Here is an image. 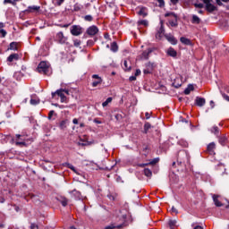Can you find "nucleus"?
Here are the masks:
<instances>
[{
  "instance_id": "nucleus-1",
  "label": "nucleus",
  "mask_w": 229,
  "mask_h": 229,
  "mask_svg": "<svg viewBox=\"0 0 229 229\" xmlns=\"http://www.w3.org/2000/svg\"><path fill=\"white\" fill-rule=\"evenodd\" d=\"M12 140L19 148H28L33 142V138H28L27 134H16Z\"/></svg>"
},
{
  "instance_id": "nucleus-2",
  "label": "nucleus",
  "mask_w": 229,
  "mask_h": 229,
  "mask_svg": "<svg viewBox=\"0 0 229 229\" xmlns=\"http://www.w3.org/2000/svg\"><path fill=\"white\" fill-rule=\"evenodd\" d=\"M38 72L39 74H45L49 76L51 74V67H49V64L46 61H42L39 63L37 68Z\"/></svg>"
},
{
  "instance_id": "nucleus-3",
  "label": "nucleus",
  "mask_w": 229,
  "mask_h": 229,
  "mask_svg": "<svg viewBox=\"0 0 229 229\" xmlns=\"http://www.w3.org/2000/svg\"><path fill=\"white\" fill-rule=\"evenodd\" d=\"M65 94L69 96V89H60L55 92H52V98L58 96L61 98V103H67V97H65Z\"/></svg>"
},
{
  "instance_id": "nucleus-4",
  "label": "nucleus",
  "mask_w": 229,
  "mask_h": 229,
  "mask_svg": "<svg viewBox=\"0 0 229 229\" xmlns=\"http://www.w3.org/2000/svg\"><path fill=\"white\" fill-rule=\"evenodd\" d=\"M165 17H173L174 20H170L169 24L172 28H177L178 27V16L174 13H166L165 14Z\"/></svg>"
},
{
  "instance_id": "nucleus-5",
  "label": "nucleus",
  "mask_w": 229,
  "mask_h": 229,
  "mask_svg": "<svg viewBox=\"0 0 229 229\" xmlns=\"http://www.w3.org/2000/svg\"><path fill=\"white\" fill-rule=\"evenodd\" d=\"M71 33L73 35V37H79V35L83 33V28H81L80 25H73L71 27Z\"/></svg>"
},
{
  "instance_id": "nucleus-6",
  "label": "nucleus",
  "mask_w": 229,
  "mask_h": 229,
  "mask_svg": "<svg viewBox=\"0 0 229 229\" xmlns=\"http://www.w3.org/2000/svg\"><path fill=\"white\" fill-rule=\"evenodd\" d=\"M203 3L206 4L207 12L212 13V12H216V10H217V7L212 4V0H203Z\"/></svg>"
},
{
  "instance_id": "nucleus-7",
  "label": "nucleus",
  "mask_w": 229,
  "mask_h": 229,
  "mask_svg": "<svg viewBox=\"0 0 229 229\" xmlns=\"http://www.w3.org/2000/svg\"><path fill=\"white\" fill-rule=\"evenodd\" d=\"M99 32V29L96 25H92L87 29L86 33L89 35V37H94L95 35H98Z\"/></svg>"
},
{
  "instance_id": "nucleus-8",
  "label": "nucleus",
  "mask_w": 229,
  "mask_h": 229,
  "mask_svg": "<svg viewBox=\"0 0 229 229\" xmlns=\"http://www.w3.org/2000/svg\"><path fill=\"white\" fill-rule=\"evenodd\" d=\"M55 38H56V41L59 43V44H65L66 42H67V37H65L64 35V32H58L57 34H56V37H55Z\"/></svg>"
},
{
  "instance_id": "nucleus-9",
  "label": "nucleus",
  "mask_w": 229,
  "mask_h": 229,
  "mask_svg": "<svg viewBox=\"0 0 229 229\" xmlns=\"http://www.w3.org/2000/svg\"><path fill=\"white\" fill-rule=\"evenodd\" d=\"M165 38L170 42V44H172V46H176V44H178V39H176V38L172 34H165Z\"/></svg>"
},
{
  "instance_id": "nucleus-10",
  "label": "nucleus",
  "mask_w": 229,
  "mask_h": 229,
  "mask_svg": "<svg viewBox=\"0 0 229 229\" xmlns=\"http://www.w3.org/2000/svg\"><path fill=\"white\" fill-rule=\"evenodd\" d=\"M137 13L140 15V17H148V8L142 6L138 7Z\"/></svg>"
},
{
  "instance_id": "nucleus-11",
  "label": "nucleus",
  "mask_w": 229,
  "mask_h": 229,
  "mask_svg": "<svg viewBox=\"0 0 229 229\" xmlns=\"http://www.w3.org/2000/svg\"><path fill=\"white\" fill-rule=\"evenodd\" d=\"M92 78L93 80H97L92 82V87H98V85L101 84V82L103 81L101 77H99V75L98 74L92 75Z\"/></svg>"
},
{
  "instance_id": "nucleus-12",
  "label": "nucleus",
  "mask_w": 229,
  "mask_h": 229,
  "mask_svg": "<svg viewBox=\"0 0 229 229\" xmlns=\"http://www.w3.org/2000/svg\"><path fill=\"white\" fill-rule=\"evenodd\" d=\"M205 103H207V100H205L204 98L196 97L195 105H197V106H205Z\"/></svg>"
},
{
  "instance_id": "nucleus-13",
  "label": "nucleus",
  "mask_w": 229,
  "mask_h": 229,
  "mask_svg": "<svg viewBox=\"0 0 229 229\" xmlns=\"http://www.w3.org/2000/svg\"><path fill=\"white\" fill-rule=\"evenodd\" d=\"M218 142L221 144V146H229V140L226 136H221L218 139Z\"/></svg>"
},
{
  "instance_id": "nucleus-14",
  "label": "nucleus",
  "mask_w": 229,
  "mask_h": 229,
  "mask_svg": "<svg viewBox=\"0 0 229 229\" xmlns=\"http://www.w3.org/2000/svg\"><path fill=\"white\" fill-rule=\"evenodd\" d=\"M166 54L168 55V56H172V58H176V56H178V52H176V50H174V48L173 47H169L166 50Z\"/></svg>"
},
{
  "instance_id": "nucleus-15",
  "label": "nucleus",
  "mask_w": 229,
  "mask_h": 229,
  "mask_svg": "<svg viewBox=\"0 0 229 229\" xmlns=\"http://www.w3.org/2000/svg\"><path fill=\"white\" fill-rule=\"evenodd\" d=\"M138 29L140 30L141 26H144V28H148L149 26V21L148 20H140L137 21Z\"/></svg>"
},
{
  "instance_id": "nucleus-16",
  "label": "nucleus",
  "mask_w": 229,
  "mask_h": 229,
  "mask_svg": "<svg viewBox=\"0 0 229 229\" xmlns=\"http://www.w3.org/2000/svg\"><path fill=\"white\" fill-rule=\"evenodd\" d=\"M160 29L157 31V34L156 35V37H159V38L162 37V35H164L165 33V29H164V21H160Z\"/></svg>"
},
{
  "instance_id": "nucleus-17",
  "label": "nucleus",
  "mask_w": 229,
  "mask_h": 229,
  "mask_svg": "<svg viewBox=\"0 0 229 229\" xmlns=\"http://www.w3.org/2000/svg\"><path fill=\"white\" fill-rule=\"evenodd\" d=\"M123 69L124 71H131V63L128 60L123 61Z\"/></svg>"
},
{
  "instance_id": "nucleus-18",
  "label": "nucleus",
  "mask_w": 229,
  "mask_h": 229,
  "mask_svg": "<svg viewBox=\"0 0 229 229\" xmlns=\"http://www.w3.org/2000/svg\"><path fill=\"white\" fill-rule=\"evenodd\" d=\"M38 10H40V6L32 5V6H29L27 10H25V12L27 13H31V12H38Z\"/></svg>"
},
{
  "instance_id": "nucleus-19",
  "label": "nucleus",
  "mask_w": 229,
  "mask_h": 229,
  "mask_svg": "<svg viewBox=\"0 0 229 229\" xmlns=\"http://www.w3.org/2000/svg\"><path fill=\"white\" fill-rule=\"evenodd\" d=\"M114 228H117V229L124 228V224L118 225L115 224H111L105 227V229H114Z\"/></svg>"
},
{
  "instance_id": "nucleus-20",
  "label": "nucleus",
  "mask_w": 229,
  "mask_h": 229,
  "mask_svg": "<svg viewBox=\"0 0 229 229\" xmlns=\"http://www.w3.org/2000/svg\"><path fill=\"white\" fill-rule=\"evenodd\" d=\"M215 149H216V143L215 142L209 143L207 147V151H208V153H210V155H212V153H214Z\"/></svg>"
},
{
  "instance_id": "nucleus-21",
  "label": "nucleus",
  "mask_w": 229,
  "mask_h": 229,
  "mask_svg": "<svg viewBox=\"0 0 229 229\" xmlns=\"http://www.w3.org/2000/svg\"><path fill=\"white\" fill-rule=\"evenodd\" d=\"M191 24H201V19L198 15L193 14L191 18Z\"/></svg>"
},
{
  "instance_id": "nucleus-22",
  "label": "nucleus",
  "mask_w": 229,
  "mask_h": 229,
  "mask_svg": "<svg viewBox=\"0 0 229 229\" xmlns=\"http://www.w3.org/2000/svg\"><path fill=\"white\" fill-rule=\"evenodd\" d=\"M59 203H61V205L63 207H67L68 203H69V199H67V198L65 197H60L59 199H57Z\"/></svg>"
},
{
  "instance_id": "nucleus-23",
  "label": "nucleus",
  "mask_w": 229,
  "mask_h": 229,
  "mask_svg": "<svg viewBox=\"0 0 229 229\" xmlns=\"http://www.w3.org/2000/svg\"><path fill=\"white\" fill-rule=\"evenodd\" d=\"M151 53H153V49H151V48L145 50L142 53V58H144L145 60H148V58H149V55H151Z\"/></svg>"
},
{
  "instance_id": "nucleus-24",
  "label": "nucleus",
  "mask_w": 229,
  "mask_h": 229,
  "mask_svg": "<svg viewBox=\"0 0 229 229\" xmlns=\"http://www.w3.org/2000/svg\"><path fill=\"white\" fill-rule=\"evenodd\" d=\"M14 60H19V54H12L7 58V62H13Z\"/></svg>"
},
{
  "instance_id": "nucleus-25",
  "label": "nucleus",
  "mask_w": 229,
  "mask_h": 229,
  "mask_svg": "<svg viewBox=\"0 0 229 229\" xmlns=\"http://www.w3.org/2000/svg\"><path fill=\"white\" fill-rule=\"evenodd\" d=\"M180 41L182 42V44H184V46H191L192 44V42L191 41V39L185 38V37H182L180 38Z\"/></svg>"
},
{
  "instance_id": "nucleus-26",
  "label": "nucleus",
  "mask_w": 229,
  "mask_h": 229,
  "mask_svg": "<svg viewBox=\"0 0 229 229\" xmlns=\"http://www.w3.org/2000/svg\"><path fill=\"white\" fill-rule=\"evenodd\" d=\"M192 90H194V86L191 84H189L188 87L184 89L185 96H189V94H191Z\"/></svg>"
},
{
  "instance_id": "nucleus-27",
  "label": "nucleus",
  "mask_w": 229,
  "mask_h": 229,
  "mask_svg": "<svg viewBox=\"0 0 229 229\" xmlns=\"http://www.w3.org/2000/svg\"><path fill=\"white\" fill-rule=\"evenodd\" d=\"M110 49L113 53H117V51H119V46H117V42H113L111 44Z\"/></svg>"
},
{
  "instance_id": "nucleus-28",
  "label": "nucleus",
  "mask_w": 229,
  "mask_h": 229,
  "mask_svg": "<svg viewBox=\"0 0 229 229\" xmlns=\"http://www.w3.org/2000/svg\"><path fill=\"white\" fill-rule=\"evenodd\" d=\"M213 201H214L216 207H223V203H221V201H219V199H217V195H216V194L213 195Z\"/></svg>"
},
{
  "instance_id": "nucleus-29",
  "label": "nucleus",
  "mask_w": 229,
  "mask_h": 229,
  "mask_svg": "<svg viewBox=\"0 0 229 229\" xmlns=\"http://www.w3.org/2000/svg\"><path fill=\"white\" fill-rule=\"evenodd\" d=\"M71 194L75 196V199H81V193L80 191H78L77 190L72 191Z\"/></svg>"
},
{
  "instance_id": "nucleus-30",
  "label": "nucleus",
  "mask_w": 229,
  "mask_h": 229,
  "mask_svg": "<svg viewBox=\"0 0 229 229\" xmlns=\"http://www.w3.org/2000/svg\"><path fill=\"white\" fill-rule=\"evenodd\" d=\"M143 173H144L145 176H147L148 178H151V176H153V172H151L149 170V168H145L143 170Z\"/></svg>"
},
{
  "instance_id": "nucleus-31",
  "label": "nucleus",
  "mask_w": 229,
  "mask_h": 229,
  "mask_svg": "<svg viewBox=\"0 0 229 229\" xmlns=\"http://www.w3.org/2000/svg\"><path fill=\"white\" fill-rule=\"evenodd\" d=\"M59 127L61 130H65L67 128V120H63L59 123Z\"/></svg>"
},
{
  "instance_id": "nucleus-32",
  "label": "nucleus",
  "mask_w": 229,
  "mask_h": 229,
  "mask_svg": "<svg viewBox=\"0 0 229 229\" xmlns=\"http://www.w3.org/2000/svg\"><path fill=\"white\" fill-rule=\"evenodd\" d=\"M82 8H83V5H81V4L76 3L73 5V12H80Z\"/></svg>"
},
{
  "instance_id": "nucleus-33",
  "label": "nucleus",
  "mask_w": 229,
  "mask_h": 229,
  "mask_svg": "<svg viewBox=\"0 0 229 229\" xmlns=\"http://www.w3.org/2000/svg\"><path fill=\"white\" fill-rule=\"evenodd\" d=\"M9 49H11V51H17V42L10 43Z\"/></svg>"
},
{
  "instance_id": "nucleus-34",
  "label": "nucleus",
  "mask_w": 229,
  "mask_h": 229,
  "mask_svg": "<svg viewBox=\"0 0 229 229\" xmlns=\"http://www.w3.org/2000/svg\"><path fill=\"white\" fill-rule=\"evenodd\" d=\"M151 129V123H145L144 124V133H148V131H149V130Z\"/></svg>"
},
{
  "instance_id": "nucleus-35",
  "label": "nucleus",
  "mask_w": 229,
  "mask_h": 229,
  "mask_svg": "<svg viewBox=\"0 0 229 229\" xmlns=\"http://www.w3.org/2000/svg\"><path fill=\"white\" fill-rule=\"evenodd\" d=\"M40 103V100H38V98L31 97L30 98V105H38Z\"/></svg>"
},
{
  "instance_id": "nucleus-36",
  "label": "nucleus",
  "mask_w": 229,
  "mask_h": 229,
  "mask_svg": "<svg viewBox=\"0 0 229 229\" xmlns=\"http://www.w3.org/2000/svg\"><path fill=\"white\" fill-rule=\"evenodd\" d=\"M210 131H211V133H215L216 135H219V127L215 125V126L212 127Z\"/></svg>"
},
{
  "instance_id": "nucleus-37",
  "label": "nucleus",
  "mask_w": 229,
  "mask_h": 229,
  "mask_svg": "<svg viewBox=\"0 0 229 229\" xmlns=\"http://www.w3.org/2000/svg\"><path fill=\"white\" fill-rule=\"evenodd\" d=\"M168 225L171 229H174V226H176V220H169Z\"/></svg>"
},
{
  "instance_id": "nucleus-38",
  "label": "nucleus",
  "mask_w": 229,
  "mask_h": 229,
  "mask_svg": "<svg viewBox=\"0 0 229 229\" xmlns=\"http://www.w3.org/2000/svg\"><path fill=\"white\" fill-rule=\"evenodd\" d=\"M146 68L148 69V71H153V69L155 68V64L153 63H147L146 64Z\"/></svg>"
},
{
  "instance_id": "nucleus-39",
  "label": "nucleus",
  "mask_w": 229,
  "mask_h": 229,
  "mask_svg": "<svg viewBox=\"0 0 229 229\" xmlns=\"http://www.w3.org/2000/svg\"><path fill=\"white\" fill-rule=\"evenodd\" d=\"M112 97H109L106 98L105 102L102 103V106L105 108V106H108V104L112 101Z\"/></svg>"
},
{
  "instance_id": "nucleus-40",
  "label": "nucleus",
  "mask_w": 229,
  "mask_h": 229,
  "mask_svg": "<svg viewBox=\"0 0 229 229\" xmlns=\"http://www.w3.org/2000/svg\"><path fill=\"white\" fill-rule=\"evenodd\" d=\"M73 46H74V47H80V46H81V40L73 39Z\"/></svg>"
},
{
  "instance_id": "nucleus-41",
  "label": "nucleus",
  "mask_w": 229,
  "mask_h": 229,
  "mask_svg": "<svg viewBox=\"0 0 229 229\" xmlns=\"http://www.w3.org/2000/svg\"><path fill=\"white\" fill-rule=\"evenodd\" d=\"M84 20L87 21L88 22H92V21L94 20V18L92 17V15L88 14L84 17Z\"/></svg>"
},
{
  "instance_id": "nucleus-42",
  "label": "nucleus",
  "mask_w": 229,
  "mask_h": 229,
  "mask_svg": "<svg viewBox=\"0 0 229 229\" xmlns=\"http://www.w3.org/2000/svg\"><path fill=\"white\" fill-rule=\"evenodd\" d=\"M159 8H164L165 6V2L164 0H157Z\"/></svg>"
},
{
  "instance_id": "nucleus-43",
  "label": "nucleus",
  "mask_w": 229,
  "mask_h": 229,
  "mask_svg": "<svg viewBox=\"0 0 229 229\" xmlns=\"http://www.w3.org/2000/svg\"><path fill=\"white\" fill-rule=\"evenodd\" d=\"M0 35H1V37H2L3 38H4V37H6V35H7L6 30H4V29H1V30H0Z\"/></svg>"
},
{
  "instance_id": "nucleus-44",
  "label": "nucleus",
  "mask_w": 229,
  "mask_h": 229,
  "mask_svg": "<svg viewBox=\"0 0 229 229\" xmlns=\"http://www.w3.org/2000/svg\"><path fill=\"white\" fill-rule=\"evenodd\" d=\"M159 158H154L149 164L151 165H155V164H158Z\"/></svg>"
},
{
  "instance_id": "nucleus-45",
  "label": "nucleus",
  "mask_w": 229,
  "mask_h": 229,
  "mask_svg": "<svg viewBox=\"0 0 229 229\" xmlns=\"http://www.w3.org/2000/svg\"><path fill=\"white\" fill-rule=\"evenodd\" d=\"M171 213L172 214H178V209H176V208H174V206H173L172 208H171Z\"/></svg>"
},
{
  "instance_id": "nucleus-46",
  "label": "nucleus",
  "mask_w": 229,
  "mask_h": 229,
  "mask_svg": "<svg viewBox=\"0 0 229 229\" xmlns=\"http://www.w3.org/2000/svg\"><path fill=\"white\" fill-rule=\"evenodd\" d=\"M68 168L76 173V168L74 167V165L68 164Z\"/></svg>"
},
{
  "instance_id": "nucleus-47",
  "label": "nucleus",
  "mask_w": 229,
  "mask_h": 229,
  "mask_svg": "<svg viewBox=\"0 0 229 229\" xmlns=\"http://www.w3.org/2000/svg\"><path fill=\"white\" fill-rule=\"evenodd\" d=\"M195 8H203L205 5L203 4H194Z\"/></svg>"
},
{
  "instance_id": "nucleus-48",
  "label": "nucleus",
  "mask_w": 229,
  "mask_h": 229,
  "mask_svg": "<svg viewBox=\"0 0 229 229\" xmlns=\"http://www.w3.org/2000/svg\"><path fill=\"white\" fill-rule=\"evenodd\" d=\"M143 72H144V74H151L152 72H151V70L146 68L143 70Z\"/></svg>"
},
{
  "instance_id": "nucleus-49",
  "label": "nucleus",
  "mask_w": 229,
  "mask_h": 229,
  "mask_svg": "<svg viewBox=\"0 0 229 229\" xmlns=\"http://www.w3.org/2000/svg\"><path fill=\"white\" fill-rule=\"evenodd\" d=\"M13 4V2L12 0H4V4Z\"/></svg>"
},
{
  "instance_id": "nucleus-50",
  "label": "nucleus",
  "mask_w": 229,
  "mask_h": 229,
  "mask_svg": "<svg viewBox=\"0 0 229 229\" xmlns=\"http://www.w3.org/2000/svg\"><path fill=\"white\" fill-rule=\"evenodd\" d=\"M222 98H224L225 99V101H228L229 102V96L226 95V94H222Z\"/></svg>"
},
{
  "instance_id": "nucleus-51",
  "label": "nucleus",
  "mask_w": 229,
  "mask_h": 229,
  "mask_svg": "<svg viewBox=\"0 0 229 229\" xmlns=\"http://www.w3.org/2000/svg\"><path fill=\"white\" fill-rule=\"evenodd\" d=\"M137 80V76H131L130 78H129V81H135Z\"/></svg>"
},
{
  "instance_id": "nucleus-52",
  "label": "nucleus",
  "mask_w": 229,
  "mask_h": 229,
  "mask_svg": "<svg viewBox=\"0 0 229 229\" xmlns=\"http://www.w3.org/2000/svg\"><path fill=\"white\" fill-rule=\"evenodd\" d=\"M30 229H38V225H37L35 224H31L30 225Z\"/></svg>"
},
{
  "instance_id": "nucleus-53",
  "label": "nucleus",
  "mask_w": 229,
  "mask_h": 229,
  "mask_svg": "<svg viewBox=\"0 0 229 229\" xmlns=\"http://www.w3.org/2000/svg\"><path fill=\"white\" fill-rule=\"evenodd\" d=\"M173 86H174L175 89H180V87H182V84H176V82H174V83H173Z\"/></svg>"
},
{
  "instance_id": "nucleus-54",
  "label": "nucleus",
  "mask_w": 229,
  "mask_h": 229,
  "mask_svg": "<svg viewBox=\"0 0 229 229\" xmlns=\"http://www.w3.org/2000/svg\"><path fill=\"white\" fill-rule=\"evenodd\" d=\"M145 117H146V119H150L151 114H149L148 112L145 113Z\"/></svg>"
},
{
  "instance_id": "nucleus-55",
  "label": "nucleus",
  "mask_w": 229,
  "mask_h": 229,
  "mask_svg": "<svg viewBox=\"0 0 229 229\" xmlns=\"http://www.w3.org/2000/svg\"><path fill=\"white\" fill-rule=\"evenodd\" d=\"M87 44H88V46H94V41L89 39V40H88Z\"/></svg>"
},
{
  "instance_id": "nucleus-56",
  "label": "nucleus",
  "mask_w": 229,
  "mask_h": 229,
  "mask_svg": "<svg viewBox=\"0 0 229 229\" xmlns=\"http://www.w3.org/2000/svg\"><path fill=\"white\" fill-rule=\"evenodd\" d=\"M134 76H140V69H137Z\"/></svg>"
},
{
  "instance_id": "nucleus-57",
  "label": "nucleus",
  "mask_w": 229,
  "mask_h": 229,
  "mask_svg": "<svg viewBox=\"0 0 229 229\" xmlns=\"http://www.w3.org/2000/svg\"><path fill=\"white\" fill-rule=\"evenodd\" d=\"M57 6H60L62 3H64V0H55Z\"/></svg>"
},
{
  "instance_id": "nucleus-58",
  "label": "nucleus",
  "mask_w": 229,
  "mask_h": 229,
  "mask_svg": "<svg viewBox=\"0 0 229 229\" xmlns=\"http://www.w3.org/2000/svg\"><path fill=\"white\" fill-rule=\"evenodd\" d=\"M172 4H178L180 0H170Z\"/></svg>"
},
{
  "instance_id": "nucleus-59",
  "label": "nucleus",
  "mask_w": 229,
  "mask_h": 229,
  "mask_svg": "<svg viewBox=\"0 0 229 229\" xmlns=\"http://www.w3.org/2000/svg\"><path fill=\"white\" fill-rule=\"evenodd\" d=\"M216 4H218V6H223V2H221V0H216Z\"/></svg>"
},
{
  "instance_id": "nucleus-60",
  "label": "nucleus",
  "mask_w": 229,
  "mask_h": 229,
  "mask_svg": "<svg viewBox=\"0 0 229 229\" xmlns=\"http://www.w3.org/2000/svg\"><path fill=\"white\" fill-rule=\"evenodd\" d=\"M54 114H55V111H50L48 119H51V117L53 116Z\"/></svg>"
},
{
  "instance_id": "nucleus-61",
  "label": "nucleus",
  "mask_w": 229,
  "mask_h": 229,
  "mask_svg": "<svg viewBox=\"0 0 229 229\" xmlns=\"http://www.w3.org/2000/svg\"><path fill=\"white\" fill-rule=\"evenodd\" d=\"M72 123H73V124H78V119H77V118H74V119L72 120Z\"/></svg>"
},
{
  "instance_id": "nucleus-62",
  "label": "nucleus",
  "mask_w": 229,
  "mask_h": 229,
  "mask_svg": "<svg viewBox=\"0 0 229 229\" xmlns=\"http://www.w3.org/2000/svg\"><path fill=\"white\" fill-rule=\"evenodd\" d=\"M94 123H96L97 124H101V121H99V120H94Z\"/></svg>"
},
{
  "instance_id": "nucleus-63",
  "label": "nucleus",
  "mask_w": 229,
  "mask_h": 229,
  "mask_svg": "<svg viewBox=\"0 0 229 229\" xmlns=\"http://www.w3.org/2000/svg\"><path fill=\"white\" fill-rule=\"evenodd\" d=\"M210 106H211L212 108H214V102H213V100L210 101Z\"/></svg>"
},
{
  "instance_id": "nucleus-64",
  "label": "nucleus",
  "mask_w": 229,
  "mask_h": 229,
  "mask_svg": "<svg viewBox=\"0 0 229 229\" xmlns=\"http://www.w3.org/2000/svg\"><path fill=\"white\" fill-rule=\"evenodd\" d=\"M4 26V23L0 22V30Z\"/></svg>"
}]
</instances>
